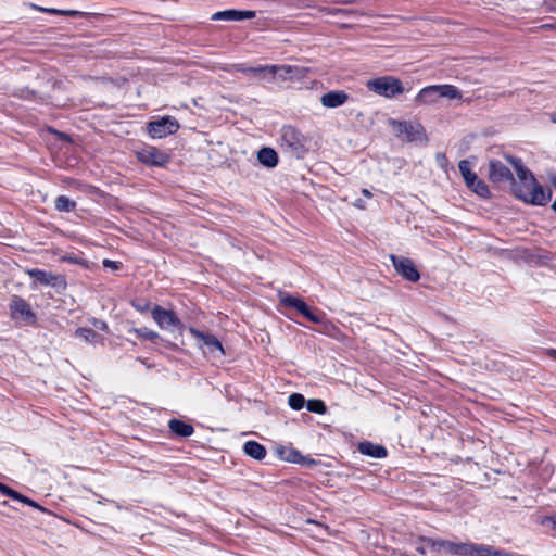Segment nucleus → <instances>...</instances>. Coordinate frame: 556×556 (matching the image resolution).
<instances>
[{"mask_svg": "<svg viewBox=\"0 0 556 556\" xmlns=\"http://www.w3.org/2000/svg\"><path fill=\"white\" fill-rule=\"evenodd\" d=\"M75 336L77 338L84 340L87 343H92V344L101 343V344H103V337L100 336L99 333H97L91 328L80 327V328H78L75 331Z\"/></svg>", "mask_w": 556, "mask_h": 556, "instance_id": "24", "label": "nucleus"}, {"mask_svg": "<svg viewBox=\"0 0 556 556\" xmlns=\"http://www.w3.org/2000/svg\"><path fill=\"white\" fill-rule=\"evenodd\" d=\"M243 451L247 455L257 460H261L266 456V448L256 441L245 442Z\"/></svg>", "mask_w": 556, "mask_h": 556, "instance_id": "25", "label": "nucleus"}, {"mask_svg": "<svg viewBox=\"0 0 556 556\" xmlns=\"http://www.w3.org/2000/svg\"><path fill=\"white\" fill-rule=\"evenodd\" d=\"M179 128L178 122L172 116H164L159 121H153L148 124V132L152 138H164L168 135L175 134Z\"/></svg>", "mask_w": 556, "mask_h": 556, "instance_id": "11", "label": "nucleus"}, {"mask_svg": "<svg viewBox=\"0 0 556 556\" xmlns=\"http://www.w3.org/2000/svg\"><path fill=\"white\" fill-rule=\"evenodd\" d=\"M541 523H542L544 527L552 528V529H556V516L544 517V518L541 520Z\"/></svg>", "mask_w": 556, "mask_h": 556, "instance_id": "35", "label": "nucleus"}, {"mask_svg": "<svg viewBox=\"0 0 556 556\" xmlns=\"http://www.w3.org/2000/svg\"><path fill=\"white\" fill-rule=\"evenodd\" d=\"M281 455H282V458L289 463L302 464V465L314 464L313 459H309V458L303 456L300 452H298L295 450L286 451V455H283V452H281Z\"/></svg>", "mask_w": 556, "mask_h": 556, "instance_id": "27", "label": "nucleus"}, {"mask_svg": "<svg viewBox=\"0 0 556 556\" xmlns=\"http://www.w3.org/2000/svg\"><path fill=\"white\" fill-rule=\"evenodd\" d=\"M257 160L263 166L274 168L278 164V154L274 149L265 147L257 152Z\"/></svg>", "mask_w": 556, "mask_h": 556, "instance_id": "22", "label": "nucleus"}, {"mask_svg": "<svg viewBox=\"0 0 556 556\" xmlns=\"http://www.w3.org/2000/svg\"><path fill=\"white\" fill-rule=\"evenodd\" d=\"M389 124L391 125L395 136L401 140L419 143L427 141L425 129L418 122L390 119Z\"/></svg>", "mask_w": 556, "mask_h": 556, "instance_id": "3", "label": "nucleus"}, {"mask_svg": "<svg viewBox=\"0 0 556 556\" xmlns=\"http://www.w3.org/2000/svg\"><path fill=\"white\" fill-rule=\"evenodd\" d=\"M358 451L366 456L374 458H383L387 456V450L382 445L365 441L358 444Z\"/></svg>", "mask_w": 556, "mask_h": 556, "instance_id": "21", "label": "nucleus"}, {"mask_svg": "<svg viewBox=\"0 0 556 556\" xmlns=\"http://www.w3.org/2000/svg\"><path fill=\"white\" fill-rule=\"evenodd\" d=\"M442 548L454 556H472L473 544L443 541Z\"/></svg>", "mask_w": 556, "mask_h": 556, "instance_id": "20", "label": "nucleus"}, {"mask_svg": "<svg viewBox=\"0 0 556 556\" xmlns=\"http://www.w3.org/2000/svg\"><path fill=\"white\" fill-rule=\"evenodd\" d=\"M27 274L29 277L35 279V283L51 287L55 289L58 292H62L66 289V281L64 276L62 275H56L51 271H46L37 268L29 269Z\"/></svg>", "mask_w": 556, "mask_h": 556, "instance_id": "10", "label": "nucleus"}, {"mask_svg": "<svg viewBox=\"0 0 556 556\" xmlns=\"http://www.w3.org/2000/svg\"><path fill=\"white\" fill-rule=\"evenodd\" d=\"M129 332L135 333L137 337L143 338L149 341H154L159 338L157 332H155L147 327L131 328V329H129Z\"/></svg>", "mask_w": 556, "mask_h": 556, "instance_id": "29", "label": "nucleus"}, {"mask_svg": "<svg viewBox=\"0 0 556 556\" xmlns=\"http://www.w3.org/2000/svg\"><path fill=\"white\" fill-rule=\"evenodd\" d=\"M255 17L254 11L225 10L212 15L213 21H242Z\"/></svg>", "mask_w": 556, "mask_h": 556, "instance_id": "17", "label": "nucleus"}, {"mask_svg": "<svg viewBox=\"0 0 556 556\" xmlns=\"http://www.w3.org/2000/svg\"><path fill=\"white\" fill-rule=\"evenodd\" d=\"M25 504L36 507V508H40V506L37 503H35L34 501H31L30 498H27Z\"/></svg>", "mask_w": 556, "mask_h": 556, "instance_id": "41", "label": "nucleus"}, {"mask_svg": "<svg viewBox=\"0 0 556 556\" xmlns=\"http://www.w3.org/2000/svg\"><path fill=\"white\" fill-rule=\"evenodd\" d=\"M12 498H13V500H17V501H20V502H22V503H26V501H27V498H28V497H26V496H24V495H22V494H20V493H18V496H16V497H12Z\"/></svg>", "mask_w": 556, "mask_h": 556, "instance_id": "40", "label": "nucleus"}, {"mask_svg": "<svg viewBox=\"0 0 556 556\" xmlns=\"http://www.w3.org/2000/svg\"><path fill=\"white\" fill-rule=\"evenodd\" d=\"M138 157L142 163L155 166H163L168 162V156L154 147H148L138 152Z\"/></svg>", "mask_w": 556, "mask_h": 556, "instance_id": "15", "label": "nucleus"}, {"mask_svg": "<svg viewBox=\"0 0 556 556\" xmlns=\"http://www.w3.org/2000/svg\"><path fill=\"white\" fill-rule=\"evenodd\" d=\"M507 160L514 166L519 179V184L514 187L515 194L525 202L545 205L551 200V190H545L536 182L534 176L523 166L520 159L508 156Z\"/></svg>", "mask_w": 556, "mask_h": 556, "instance_id": "1", "label": "nucleus"}, {"mask_svg": "<svg viewBox=\"0 0 556 556\" xmlns=\"http://www.w3.org/2000/svg\"><path fill=\"white\" fill-rule=\"evenodd\" d=\"M280 142L286 150L296 155V157H301L306 152L304 135L292 126H283L281 128Z\"/></svg>", "mask_w": 556, "mask_h": 556, "instance_id": "4", "label": "nucleus"}, {"mask_svg": "<svg viewBox=\"0 0 556 556\" xmlns=\"http://www.w3.org/2000/svg\"><path fill=\"white\" fill-rule=\"evenodd\" d=\"M54 206L59 212H71L75 208L76 203L66 195H59L54 201Z\"/></svg>", "mask_w": 556, "mask_h": 556, "instance_id": "28", "label": "nucleus"}, {"mask_svg": "<svg viewBox=\"0 0 556 556\" xmlns=\"http://www.w3.org/2000/svg\"><path fill=\"white\" fill-rule=\"evenodd\" d=\"M92 325L94 328L99 329V330H102V331H106L108 330V324L103 320H99V319H93L92 320Z\"/></svg>", "mask_w": 556, "mask_h": 556, "instance_id": "37", "label": "nucleus"}, {"mask_svg": "<svg viewBox=\"0 0 556 556\" xmlns=\"http://www.w3.org/2000/svg\"><path fill=\"white\" fill-rule=\"evenodd\" d=\"M103 266L106 267V268H111V269H117L118 268L117 263L114 262V261H111V260H104L103 261Z\"/></svg>", "mask_w": 556, "mask_h": 556, "instance_id": "38", "label": "nucleus"}, {"mask_svg": "<svg viewBox=\"0 0 556 556\" xmlns=\"http://www.w3.org/2000/svg\"><path fill=\"white\" fill-rule=\"evenodd\" d=\"M349 98V94L343 90H332L321 96L320 103L325 108L336 109L345 104Z\"/></svg>", "mask_w": 556, "mask_h": 556, "instance_id": "18", "label": "nucleus"}, {"mask_svg": "<svg viewBox=\"0 0 556 556\" xmlns=\"http://www.w3.org/2000/svg\"><path fill=\"white\" fill-rule=\"evenodd\" d=\"M367 87L369 90L376 92L377 94L392 98L396 94L403 92L402 83L393 77L384 76L375 79H370L367 81Z\"/></svg>", "mask_w": 556, "mask_h": 556, "instance_id": "7", "label": "nucleus"}, {"mask_svg": "<svg viewBox=\"0 0 556 556\" xmlns=\"http://www.w3.org/2000/svg\"><path fill=\"white\" fill-rule=\"evenodd\" d=\"M151 316L163 330L173 331L181 327V321L177 315L173 311L165 309L162 306H154L151 311Z\"/></svg>", "mask_w": 556, "mask_h": 556, "instance_id": "12", "label": "nucleus"}, {"mask_svg": "<svg viewBox=\"0 0 556 556\" xmlns=\"http://www.w3.org/2000/svg\"><path fill=\"white\" fill-rule=\"evenodd\" d=\"M459 172L466 182V186L479 197L488 198L490 190L488 186L471 170V163L468 160H462L458 163Z\"/></svg>", "mask_w": 556, "mask_h": 556, "instance_id": "8", "label": "nucleus"}, {"mask_svg": "<svg viewBox=\"0 0 556 556\" xmlns=\"http://www.w3.org/2000/svg\"><path fill=\"white\" fill-rule=\"evenodd\" d=\"M393 267L399 275L410 282L419 280L420 275L414 264V262L407 257L390 255Z\"/></svg>", "mask_w": 556, "mask_h": 556, "instance_id": "14", "label": "nucleus"}, {"mask_svg": "<svg viewBox=\"0 0 556 556\" xmlns=\"http://www.w3.org/2000/svg\"><path fill=\"white\" fill-rule=\"evenodd\" d=\"M443 540H432L429 538H418L415 542V549L420 555H427L428 553L439 552L442 549Z\"/></svg>", "mask_w": 556, "mask_h": 556, "instance_id": "19", "label": "nucleus"}, {"mask_svg": "<svg viewBox=\"0 0 556 556\" xmlns=\"http://www.w3.org/2000/svg\"><path fill=\"white\" fill-rule=\"evenodd\" d=\"M362 193L366 197V198H371V192L367 189H363L362 190Z\"/></svg>", "mask_w": 556, "mask_h": 556, "instance_id": "43", "label": "nucleus"}, {"mask_svg": "<svg viewBox=\"0 0 556 556\" xmlns=\"http://www.w3.org/2000/svg\"><path fill=\"white\" fill-rule=\"evenodd\" d=\"M355 206H357V207H359V208H364V207H365V205H364V203H363V201H362V200H356V201H355Z\"/></svg>", "mask_w": 556, "mask_h": 556, "instance_id": "42", "label": "nucleus"}, {"mask_svg": "<svg viewBox=\"0 0 556 556\" xmlns=\"http://www.w3.org/2000/svg\"><path fill=\"white\" fill-rule=\"evenodd\" d=\"M189 332L197 340L198 346L204 354L212 357H222L225 354L220 341L214 334L200 331L193 327L189 328Z\"/></svg>", "mask_w": 556, "mask_h": 556, "instance_id": "5", "label": "nucleus"}, {"mask_svg": "<svg viewBox=\"0 0 556 556\" xmlns=\"http://www.w3.org/2000/svg\"><path fill=\"white\" fill-rule=\"evenodd\" d=\"M280 303L290 308L296 309L301 315L309 321L320 324L324 320V314L318 311H313L302 299L287 294H279Z\"/></svg>", "mask_w": 556, "mask_h": 556, "instance_id": "6", "label": "nucleus"}, {"mask_svg": "<svg viewBox=\"0 0 556 556\" xmlns=\"http://www.w3.org/2000/svg\"><path fill=\"white\" fill-rule=\"evenodd\" d=\"M472 556H508V554L489 545L473 544Z\"/></svg>", "mask_w": 556, "mask_h": 556, "instance_id": "26", "label": "nucleus"}, {"mask_svg": "<svg viewBox=\"0 0 556 556\" xmlns=\"http://www.w3.org/2000/svg\"><path fill=\"white\" fill-rule=\"evenodd\" d=\"M288 403L292 409L300 410L304 407L306 401L302 394L292 393L288 399Z\"/></svg>", "mask_w": 556, "mask_h": 556, "instance_id": "30", "label": "nucleus"}, {"mask_svg": "<svg viewBox=\"0 0 556 556\" xmlns=\"http://www.w3.org/2000/svg\"><path fill=\"white\" fill-rule=\"evenodd\" d=\"M9 306L13 318H20L27 324H34L36 321V314L33 312L30 305L21 296L13 295Z\"/></svg>", "mask_w": 556, "mask_h": 556, "instance_id": "13", "label": "nucleus"}, {"mask_svg": "<svg viewBox=\"0 0 556 556\" xmlns=\"http://www.w3.org/2000/svg\"><path fill=\"white\" fill-rule=\"evenodd\" d=\"M552 182H553L554 187L556 188V176L553 178Z\"/></svg>", "mask_w": 556, "mask_h": 556, "instance_id": "44", "label": "nucleus"}, {"mask_svg": "<svg viewBox=\"0 0 556 556\" xmlns=\"http://www.w3.org/2000/svg\"><path fill=\"white\" fill-rule=\"evenodd\" d=\"M132 306L140 313L147 312L150 307L149 302L146 301H137L132 302Z\"/></svg>", "mask_w": 556, "mask_h": 556, "instance_id": "36", "label": "nucleus"}, {"mask_svg": "<svg viewBox=\"0 0 556 556\" xmlns=\"http://www.w3.org/2000/svg\"><path fill=\"white\" fill-rule=\"evenodd\" d=\"M306 407L309 412L316 414H325L327 412V407L321 400H309L306 403Z\"/></svg>", "mask_w": 556, "mask_h": 556, "instance_id": "31", "label": "nucleus"}, {"mask_svg": "<svg viewBox=\"0 0 556 556\" xmlns=\"http://www.w3.org/2000/svg\"><path fill=\"white\" fill-rule=\"evenodd\" d=\"M489 178L493 182H504L513 180V174L510 169L500 161L490 162Z\"/></svg>", "mask_w": 556, "mask_h": 556, "instance_id": "16", "label": "nucleus"}, {"mask_svg": "<svg viewBox=\"0 0 556 556\" xmlns=\"http://www.w3.org/2000/svg\"><path fill=\"white\" fill-rule=\"evenodd\" d=\"M440 98L460 100L462 92L454 85H431L422 88L416 96L415 101L422 105H432Z\"/></svg>", "mask_w": 556, "mask_h": 556, "instance_id": "2", "label": "nucleus"}, {"mask_svg": "<svg viewBox=\"0 0 556 556\" xmlns=\"http://www.w3.org/2000/svg\"><path fill=\"white\" fill-rule=\"evenodd\" d=\"M0 492L9 497L18 496V492L14 491L13 489L9 488L5 484H2L1 482H0Z\"/></svg>", "mask_w": 556, "mask_h": 556, "instance_id": "34", "label": "nucleus"}, {"mask_svg": "<svg viewBox=\"0 0 556 556\" xmlns=\"http://www.w3.org/2000/svg\"><path fill=\"white\" fill-rule=\"evenodd\" d=\"M255 71L264 72V80L267 83H273L276 78L285 81L301 74L299 67L291 65H260Z\"/></svg>", "mask_w": 556, "mask_h": 556, "instance_id": "9", "label": "nucleus"}, {"mask_svg": "<svg viewBox=\"0 0 556 556\" xmlns=\"http://www.w3.org/2000/svg\"><path fill=\"white\" fill-rule=\"evenodd\" d=\"M168 428L176 435L184 437V438L190 437L194 432V429L190 424H187L179 419L169 420Z\"/></svg>", "mask_w": 556, "mask_h": 556, "instance_id": "23", "label": "nucleus"}, {"mask_svg": "<svg viewBox=\"0 0 556 556\" xmlns=\"http://www.w3.org/2000/svg\"><path fill=\"white\" fill-rule=\"evenodd\" d=\"M256 68H260V65L258 66H247L244 64H238L235 66V70L237 72H240L242 74H253L264 80V72L255 71Z\"/></svg>", "mask_w": 556, "mask_h": 556, "instance_id": "32", "label": "nucleus"}, {"mask_svg": "<svg viewBox=\"0 0 556 556\" xmlns=\"http://www.w3.org/2000/svg\"><path fill=\"white\" fill-rule=\"evenodd\" d=\"M36 8L39 11L48 12L51 14H61V15H68V16H77L80 14V12H78V11H63V10H58V9H46V8H40V7H36Z\"/></svg>", "mask_w": 556, "mask_h": 556, "instance_id": "33", "label": "nucleus"}, {"mask_svg": "<svg viewBox=\"0 0 556 556\" xmlns=\"http://www.w3.org/2000/svg\"><path fill=\"white\" fill-rule=\"evenodd\" d=\"M546 354L553 358L554 361H556V349H549L546 351Z\"/></svg>", "mask_w": 556, "mask_h": 556, "instance_id": "39", "label": "nucleus"}]
</instances>
